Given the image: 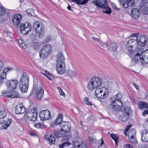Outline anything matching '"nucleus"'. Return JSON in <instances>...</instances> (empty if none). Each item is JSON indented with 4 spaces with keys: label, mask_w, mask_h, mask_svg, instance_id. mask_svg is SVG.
Masks as SVG:
<instances>
[{
    "label": "nucleus",
    "mask_w": 148,
    "mask_h": 148,
    "mask_svg": "<svg viewBox=\"0 0 148 148\" xmlns=\"http://www.w3.org/2000/svg\"><path fill=\"white\" fill-rule=\"evenodd\" d=\"M56 70L58 73L63 74L66 71L64 58L62 53H59L57 56L56 63Z\"/></svg>",
    "instance_id": "1"
},
{
    "label": "nucleus",
    "mask_w": 148,
    "mask_h": 148,
    "mask_svg": "<svg viewBox=\"0 0 148 148\" xmlns=\"http://www.w3.org/2000/svg\"><path fill=\"white\" fill-rule=\"evenodd\" d=\"M44 90L40 86H38V80L36 79H34V84L31 93V95L35 96L38 100H41L42 98Z\"/></svg>",
    "instance_id": "2"
},
{
    "label": "nucleus",
    "mask_w": 148,
    "mask_h": 148,
    "mask_svg": "<svg viewBox=\"0 0 148 148\" xmlns=\"http://www.w3.org/2000/svg\"><path fill=\"white\" fill-rule=\"evenodd\" d=\"M102 83V81L101 78L97 76L93 77L88 83L87 88L89 91L92 90L101 86Z\"/></svg>",
    "instance_id": "3"
},
{
    "label": "nucleus",
    "mask_w": 148,
    "mask_h": 148,
    "mask_svg": "<svg viewBox=\"0 0 148 148\" xmlns=\"http://www.w3.org/2000/svg\"><path fill=\"white\" fill-rule=\"evenodd\" d=\"M29 84L28 75L25 73H24L21 77L19 82V88L22 92H25L27 91Z\"/></svg>",
    "instance_id": "4"
},
{
    "label": "nucleus",
    "mask_w": 148,
    "mask_h": 148,
    "mask_svg": "<svg viewBox=\"0 0 148 148\" xmlns=\"http://www.w3.org/2000/svg\"><path fill=\"white\" fill-rule=\"evenodd\" d=\"M92 3L95 5L102 8L103 12L108 14L111 13V10L108 6L107 0H94L92 1Z\"/></svg>",
    "instance_id": "5"
},
{
    "label": "nucleus",
    "mask_w": 148,
    "mask_h": 148,
    "mask_svg": "<svg viewBox=\"0 0 148 148\" xmlns=\"http://www.w3.org/2000/svg\"><path fill=\"white\" fill-rule=\"evenodd\" d=\"M80 135L79 133H77V135L75 136V138L72 143L73 148H87L85 141H83L82 139L80 137Z\"/></svg>",
    "instance_id": "6"
},
{
    "label": "nucleus",
    "mask_w": 148,
    "mask_h": 148,
    "mask_svg": "<svg viewBox=\"0 0 148 148\" xmlns=\"http://www.w3.org/2000/svg\"><path fill=\"white\" fill-rule=\"evenodd\" d=\"M52 51V47L51 45L49 44L43 46L39 52V56L42 59L46 58Z\"/></svg>",
    "instance_id": "7"
},
{
    "label": "nucleus",
    "mask_w": 148,
    "mask_h": 148,
    "mask_svg": "<svg viewBox=\"0 0 148 148\" xmlns=\"http://www.w3.org/2000/svg\"><path fill=\"white\" fill-rule=\"evenodd\" d=\"M33 28L39 38L43 37L44 34V27L39 22H35L33 24Z\"/></svg>",
    "instance_id": "8"
},
{
    "label": "nucleus",
    "mask_w": 148,
    "mask_h": 148,
    "mask_svg": "<svg viewBox=\"0 0 148 148\" xmlns=\"http://www.w3.org/2000/svg\"><path fill=\"white\" fill-rule=\"evenodd\" d=\"M26 118L28 121H35L36 120L37 116V109L34 107L30 109L25 114Z\"/></svg>",
    "instance_id": "9"
},
{
    "label": "nucleus",
    "mask_w": 148,
    "mask_h": 148,
    "mask_svg": "<svg viewBox=\"0 0 148 148\" xmlns=\"http://www.w3.org/2000/svg\"><path fill=\"white\" fill-rule=\"evenodd\" d=\"M141 50H138L135 55L134 60L136 63H138L140 62L142 64H146L148 63V59L141 56Z\"/></svg>",
    "instance_id": "10"
},
{
    "label": "nucleus",
    "mask_w": 148,
    "mask_h": 148,
    "mask_svg": "<svg viewBox=\"0 0 148 148\" xmlns=\"http://www.w3.org/2000/svg\"><path fill=\"white\" fill-rule=\"evenodd\" d=\"M31 24L29 23L21 24L19 26L20 32L23 34L25 35L31 31Z\"/></svg>",
    "instance_id": "11"
},
{
    "label": "nucleus",
    "mask_w": 148,
    "mask_h": 148,
    "mask_svg": "<svg viewBox=\"0 0 148 148\" xmlns=\"http://www.w3.org/2000/svg\"><path fill=\"white\" fill-rule=\"evenodd\" d=\"M76 73L75 70L72 66L69 67L66 71V77L68 79H72L76 77Z\"/></svg>",
    "instance_id": "12"
},
{
    "label": "nucleus",
    "mask_w": 148,
    "mask_h": 148,
    "mask_svg": "<svg viewBox=\"0 0 148 148\" xmlns=\"http://www.w3.org/2000/svg\"><path fill=\"white\" fill-rule=\"evenodd\" d=\"M39 117L42 121L49 120L51 117L50 112L47 109L42 110L39 113Z\"/></svg>",
    "instance_id": "13"
},
{
    "label": "nucleus",
    "mask_w": 148,
    "mask_h": 148,
    "mask_svg": "<svg viewBox=\"0 0 148 148\" xmlns=\"http://www.w3.org/2000/svg\"><path fill=\"white\" fill-rule=\"evenodd\" d=\"M138 35V33H133L131 35L129 36V38L134 37V39H131L129 40L127 42V43L132 46L133 47H136L138 45V41L137 40V35Z\"/></svg>",
    "instance_id": "14"
},
{
    "label": "nucleus",
    "mask_w": 148,
    "mask_h": 148,
    "mask_svg": "<svg viewBox=\"0 0 148 148\" xmlns=\"http://www.w3.org/2000/svg\"><path fill=\"white\" fill-rule=\"evenodd\" d=\"M122 103L120 99H115L111 103L113 109L116 111H119L122 106Z\"/></svg>",
    "instance_id": "15"
},
{
    "label": "nucleus",
    "mask_w": 148,
    "mask_h": 148,
    "mask_svg": "<svg viewBox=\"0 0 148 148\" xmlns=\"http://www.w3.org/2000/svg\"><path fill=\"white\" fill-rule=\"evenodd\" d=\"M60 126L63 132H68L71 128V124L69 122L62 121L60 123Z\"/></svg>",
    "instance_id": "16"
},
{
    "label": "nucleus",
    "mask_w": 148,
    "mask_h": 148,
    "mask_svg": "<svg viewBox=\"0 0 148 148\" xmlns=\"http://www.w3.org/2000/svg\"><path fill=\"white\" fill-rule=\"evenodd\" d=\"M12 70V68L11 67H6L4 69L3 72L0 75V86L3 83L4 80L5 79L7 72Z\"/></svg>",
    "instance_id": "17"
},
{
    "label": "nucleus",
    "mask_w": 148,
    "mask_h": 148,
    "mask_svg": "<svg viewBox=\"0 0 148 148\" xmlns=\"http://www.w3.org/2000/svg\"><path fill=\"white\" fill-rule=\"evenodd\" d=\"M107 49L111 51H116L117 48L116 43L113 42H107L106 43Z\"/></svg>",
    "instance_id": "18"
},
{
    "label": "nucleus",
    "mask_w": 148,
    "mask_h": 148,
    "mask_svg": "<svg viewBox=\"0 0 148 148\" xmlns=\"http://www.w3.org/2000/svg\"><path fill=\"white\" fill-rule=\"evenodd\" d=\"M18 83V81L16 80L9 81L6 82V84L8 88L12 89H15Z\"/></svg>",
    "instance_id": "19"
},
{
    "label": "nucleus",
    "mask_w": 148,
    "mask_h": 148,
    "mask_svg": "<svg viewBox=\"0 0 148 148\" xmlns=\"http://www.w3.org/2000/svg\"><path fill=\"white\" fill-rule=\"evenodd\" d=\"M138 34H139L138 33ZM137 41H138V45H139L142 46H144L147 41L145 36L144 35H141L139 37L138 35H137Z\"/></svg>",
    "instance_id": "20"
},
{
    "label": "nucleus",
    "mask_w": 148,
    "mask_h": 148,
    "mask_svg": "<svg viewBox=\"0 0 148 148\" xmlns=\"http://www.w3.org/2000/svg\"><path fill=\"white\" fill-rule=\"evenodd\" d=\"M21 16L20 14H17L14 15L12 19L13 24L16 25H18L21 21Z\"/></svg>",
    "instance_id": "21"
},
{
    "label": "nucleus",
    "mask_w": 148,
    "mask_h": 148,
    "mask_svg": "<svg viewBox=\"0 0 148 148\" xmlns=\"http://www.w3.org/2000/svg\"><path fill=\"white\" fill-rule=\"evenodd\" d=\"M141 140L144 142H148V129H145L141 132Z\"/></svg>",
    "instance_id": "22"
},
{
    "label": "nucleus",
    "mask_w": 148,
    "mask_h": 148,
    "mask_svg": "<svg viewBox=\"0 0 148 148\" xmlns=\"http://www.w3.org/2000/svg\"><path fill=\"white\" fill-rule=\"evenodd\" d=\"M25 111V109L23 106L20 104L17 105L16 107L15 112L17 114L24 113Z\"/></svg>",
    "instance_id": "23"
},
{
    "label": "nucleus",
    "mask_w": 148,
    "mask_h": 148,
    "mask_svg": "<svg viewBox=\"0 0 148 148\" xmlns=\"http://www.w3.org/2000/svg\"><path fill=\"white\" fill-rule=\"evenodd\" d=\"M100 97L101 99H104L106 98L108 96V89L105 87H101V91Z\"/></svg>",
    "instance_id": "24"
},
{
    "label": "nucleus",
    "mask_w": 148,
    "mask_h": 148,
    "mask_svg": "<svg viewBox=\"0 0 148 148\" xmlns=\"http://www.w3.org/2000/svg\"><path fill=\"white\" fill-rule=\"evenodd\" d=\"M131 14L136 19H138L140 15V11L136 8H132L131 10Z\"/></svg>",
    "instance_id": "25"
},
{
    "label": "nucleus",
    "mask_w": 148,
    "mask_h": 148,
    "mask_svg": "<svg viewBox=\"0 0 148 148\" xmlns=\"http://www.w3.org/2000/svg\"><path fill=\"white\" fill-rule=\"evenodd\" d=\"M55 136L57 137L61 138L64 136L65 133L63 132L62 130L61 129L60 130H56L54 133Z\"/></svg>",
    "instance_id": "26"
},
{
    "label": "nucleus",
    "mask_w": 148,
    "mask_h": 148,
    "mask_svg": "<svg viewBox=\"0 0 148 148\" xmlns=\"http://www.w3.org/2000/svg\"><path fill=\"white\" fill-rule=\"evenodd\" d=\"M138 106L139 108L140 109L148 108V104L147 103L144 101H140L138 103Z\"/></svg>",
    "instance_id": "27"
},
{
    "label": "nucleus",
    "mask_w": 148,
    "mask_h": 148,
    "mask_svg": "<svg viewBox=\"0 0 148 148\" xmlns=\"http://www.w3.org/2000/svg\"><path fill=\"white\" fill-rule=\"evenodd\" d=\"M45 138L48 140L50 144H53L55 142V138L53 135L49 134L48 138L47 137V135H45Z\"/></svg>",
    "instance_id": "28"
},
{
    "label": "nucleus",
    "mask_w": 148,
    "mask_h": 148,
    "mask_svg": "<svg viewBox=\"0 0 148 148\" xmlns=\"http://www.w3.org/2000/svg\"><path fill=\"white\" fill-rule=\"evenodd\" d=\"M129 115L126 114V113H124L120 118V119L123 122H125L129 118Z\"/></svg>",
    "instance_id": "29"
},
{
    "label": "nucleus",
    "mask_w": 148,
    "mask_h": 148,
    "mask_svg": "<svg viewBox=\"0 0 148 148\" xmlns=\"http://www.w3.org/2000/svg\"><path fill=\"white\" fill-rule=\"evenodd\" d=\"M63 119V116L62 114H59L58 116V117L56 119L55 122V124L56 125H58L59 124H60V123H61V122Z\"/></svg>",
    "instance_id": "30"
},
{
    "label": "nucleus",
    "mask_w": 148,
    "mask_h": 148,
    "mask_svg": "<svg viewBox=\"0 0 148 148\" xmlns=\"http://www.w3.org/2000/svg\"><path fill=\"white\" fill-rule=\"evenodd\" d=\"M101 87L97 88L95 91V96L98 98L100 99V97L101 96Z\"/></svg>",
    "instance_id": "31"
},
{
    "label": "nucleus",
    "mask_w": 148,
    "mask_h": 148,
    "mask_svg": "<svg viewBox=\"0 0 148 148\" xmlns=\"http://www.w3.org/2000/svg\"><path fill=\"white\" fill-rule=\"evenodd\" d=\"M136 132L134 129H130L128 131V137H131L133 136H136Z\"/></svg>",
    "instance_id": "32"
},
{
    "label": "nucleus",
    "mask_w": 148,
    "mask_h": 148,
    "mask_svg": "<svg viewBox=\"0 0 148 148\" xmlns=\"http://www.w3.org/2000/svg\"><path fill=\"white\" fill-rule=\"evenodd\" d=\"M111 137L115 141V145L116 146L118 143V140L119 139V137L116 134H113L111 133L110 134Z\"/></svg>",
    "instance_id": "33"
},
{
    "label": "nucleus",
    "mask_w": 148,
    "mask_h": 148,
    "mask_svg": "<svg viewBox=\"0 0 148 148\" xmlns=\"http://www.w3.org/2000/svg\"><path fill=\"white\" fill-rule=\"evenodd\" d=\"M12 92L11 90H7L3 91L2 92V94L3 96L11 97Z\"/></svg>",
    "instance_id": "34"
},
{
    "label": "nucleus",
    "mask_w": 148,
    "mask_h": 148,
    "mask_svg": "<svg viewBox=\"0 0 148 148\" xmlns=\"http://www.w3.org/2000/svg\"><path fill=\"white\" fill-rule=\"evenodd\" d=\"M120 3V4L122 5L123 8H127L128 6L130 7V5L128 3V2L126 1H124L123 0H122V1L119 2Z\"/></svg>",
    "instance_id": "35"
},
{
    "label": "nucleus",
    "mask_w": 148,
    "mask_h": 148,
    "mask_svg": "<svg viewBox=\"0 0 148 148\" xmlns=\"http://www.w3.org/2000/svg\"><path fill=\"white\" fill-rule=\"evenodd\" d=\"M12 122V120L11 119H8L4 122L5 125L3 126L4 128L6 129L9 127Z\"/></svg>",
    "instance_id": "36"
},
{
    "label": "nucleus",
    "mask_w": 148,
    "mask_h": 148,
    "mask_svg": "<svg viewBox=\"0 0 148 148\" xmlns=\"http://www.w3.org/2000/svg\"><path fill=\"white\" fill-rule=\"evenodd\" d=\"M11 98L18 97H19L20 95L19 93L16 91H14L11 90Z\"/></svg>",
    "instance_id": "37"
},
{
    "label": "nucleus",
    "mask_w": 148,
    "mask_h": 148,
    "mask_svg": "<svg viewBox=\"0 0 148 148\" xmlns=\"http://www.w3.org/2000/svg\"><path fill=\"white\" fill-rule=\"evenodd\" d=\"M124 113H126V114L130 115L131 113V109L130 107H126L123 108Z\"/></svg>",
    "instance_id": "38"
},
{
    "label": "nucleus",
    "mask_w": 148,
    "mask_h": 148,
    "mask_svg": "<svg viewBox=\"0 0 148 148\" xmlns=\"http://www.w3.org/2000/svg\"><path fill=\"white\" fill-rule=\"evenodd\" d=\"M5 13V8L2 5H0V17L3 15Z\"/></svg>",
    "instance_id": "39"
},
{
    "label": "nucleus",
    "mask_w": 148,
    "mask_h": 148,
    "mask_svg": "<svg viewBox=\"0 0 148 148\" xmlns=\"http://www.w3.org/2000/svg\"><path fill=\"white\" fill-rule=\"evenodd\" d=\"M133 47L132 46L127 43L126 45L125 48L129 52H132L133 51Z\"/></svg>",
    "instance_id": "40"
},
{
    "label": "nucleus",
    "mask_w": 148,
    "mask_h": 148,
    "mask_svg": "<svg viewBox=\"0 0 148 148\" xmlns=\"http://www.w3.org/2000/svg\"><path fill=\"white\" fill-rule=\"evenodd\" d=\"M71 144L68 142H66L61 144L59 145V148H64L65 147L68 146L70 145Z\"/></svg>",
    "instance_id": "41"
},
{
    "label": "nucleus",
    "mask_w": 148,
    "mask_h": 148,
    "mask_svg": "<svg viewBox=\"0 0 148 148\" xmlns=\"http://www.w3.org/2000/svg\"><path fill=\"white\" fill-rule=\"evenodd\" d=\"M129 140L132 143L134 144H136L137 143L136 136H133L131 137H128Z\"/></svg>",
    "instance_id": "42"
},
{
    "label": "nucleus",
    "mask_w": 148,
    "mask_h": 148,
    "mask_svg": "<svg viewBox=\"0 0 148 148\" xmlns=\"http://www.w3.org/2000/svg\"><path fill=\"white\" fill-rule=\"evenodd\" d=\"M6 113L5 111L0 110V118L1 119H3L6 116Z\"/></svg>",
    "instance_id": "43"
},
{
    "label": "nucleus",
    "mask_w": 148,
    "mask_h": 148,
    "mask_svg": "<svg viewBox=\"0 0 148 148\" xmlns=\"http://www.w3.org/2000/svg\"><path fill=\"white\" fill-rule=\"evenodd\" d=\"M130 6L133 7L135 5V0H127Z\"/></svg>",
    "instance_id": "44"
},
{
    "label": "nucleus",
    "mask_w": 148,
    "mask_h": 148,
    "mask_svg": "<svg viewBox=\"0 0 148 148\" xmlns=\"http://www.w3.org/2000/svg\"><path fill=\"white\" fill-rule=\"evenodd\" d=\"M84 102L86 104L88 105H92L91 103L89 101L88 98L87 97L85 98L84 99Z\"/></svg>",
    "instance_id": "45"
},
{
    "label": "nucleus",
    "mask_w": 148,
    "mask_h": 148,
    "mask_svg": "<svg viewBox=\"0 0 148 148\" xmlns=\"http://www.w3.org/2000/svg\"><path fill=\"white\" fill-rule=\"evenodd\" d=\"M58 89L59 90L60 95L65 97V94L64 93L62 89L60 87H58Z\"/></svg>",
    "instance_id": "46"
},
{
    "label": "nucleus",
    "mask_w": 148,
    "mask_h": 148,
    "mask_svg": "<svg viewBox=\"0 0 148 148\" xmlns=\"http://www.w3.org/2000/svg\"><path fill=\"white\" fill-rule=\"evenodd\" d=\"M33 47L36 50L38 49L39 48V44L38 42H35L33 45Z\"/></svg>",
    "instance_id": "47"
},
{
    "label": "nucleus",
    "mask_w": 148,
    "mask_h": 148,
    "mask_svg": "<svg viewBox=\"0 0 148 148\" xmlns=\"http://www.w3.org/2000/svg\"><path fill=\"white\" fill-rule=\"evenodd\" d=\"M3 33L4 35L7 37L10 35V34H11L10 32L7 30H4L3 31Z\"/></svg>",
    "instance_id": "48"
},
{
    "label": "nucleus",
    "mask_w": 148,
    "mask_h": 148,
    "mask_svg": "<svg viewBox=\"0 0 148 148\" xmlns=\"http://www.w3.org/2000/svg\"><path fill=\"white\" fill-rule=\"evenodd\" d=\"M88 138L89 142L90 144H92L93 143V142H95V141H97V140L95 139H93V137L91 136H89Z\"/></svg>",
    "instance_id": "49"
},
{
    "label": "nucleus",
    "mask_w": 148,
    "mask_h": 148,
    "mask_svg": "<svg viewBox=\"0 0 148 148\" xmlns=\"http://www.w3.org/2000/svg\"><path fill=\"white\" fill-rule=\"evenodd\" d=\"M143 12L145 14L148 15V7L144 8L143 9Z\"/></svg>",
    "instance_id": "50"
},
{
    "label": "nucleus",
    "mask_w": 148,
    "mask_h": 148,
    "mask_svg": "<svg viewBox=\"0 0 148 148\" xmlns=\"http://www.w3.org/2000/svg\"><path fill=\"white\" fill-rule=\"evenodd\" d=\"M4 67L3 62L2 60H0V71H1Z\"/></svg>",
    "instance_id": "51"
},
{
    "label": "nucleus",
    "mask_w": 148,
    "mask_h": 148,
    "mask_svg": "<svg viewBox=\"0 0 148 148\" xmlns=\"http://www.w3.org/2000/svg\"><path fill=\"white\" fill-rule=\"evenodd\" d=\"M92 39L95 42H98L100 41L99 39L95 38V37H92Z\"/></svg>",
    "instance_id": "52"
},
{
    "label": "nucleus",
    "mask_w": 148,
    "mask_h": 148,
    "mask_svg": "<svg viewBox=\"0 0 148 148\" xmlns=\"http://www.w3.org/2000/svg\"><path fill=\"white\" fill-rule=\"evenodd\" d=\"M72 1L77 4L81 5V0H72Z\"/></svg>",
    "instance_id": "53"
},
{
    "label": "nucleus",
    "mask_w": 148,
    "mask_h": 148,
    "mask_svg": "<svg viewBox=\"0 0 148 148\" xmlns=\"http://www.w3.org/2000/svg\"><path fill=\"white\" fill-rule=\"evenodd\" d=\"M123 148H133V147L131 145L129 144H127L124 146Z\"/></svg>",
    "instance_id": "54"
},
{
    "label": "nucleus",
    "mask_w": 148,
    "mask_h": 148,
    "mask_svg": "<svg viewBox=\"0 0 148 148\" xmlns=\"http://www.w3.org/2000/svg\"><path fill=\"white\" fill-rule=\"evenodd\" d=\"M114 96L115 97L116 99H120L121 97V95L120 94H118L117 95H115Z\"/></svg>",
    "instance_id": "55"
},
{
    "label": "nucleus",
    "mask_w": 148,
    "mask_h": 148,
    "mask_svg": "<svg viewBox=\"0 0 148 148\" xmlns=\"http://www.w3.org/2000/svg\"><path fill=\"white\" fill-rule=\"evenodd\" d=\"M89 0H83L82 1L81 5H85Z\"/></svg>",
    "instance_id": "56"
},
{
    "label": "nucleus",
    "mask_w": 148,
    "mask_h": 148,
    "mask_svg": "<svg viewBox=\"0 0 148 148\" xmlns=\"http://www.w3.org/2000/svg\"><path fill=\"white\" fill-rule=\"evenodd\" d=\"M34 126L37 128H40V124L39 123L34 124Z\"/></svg>",
    "instance_id": "57"
},
{
    "label": "nucleus",
    "mask_w": 148,
    "mask_h": 148,
    "mask_svg": "<svg viewBox=\"0 0 148 148\" xmlns=\"http://www.w3.org/2000/svg\"><path fill=\"white\" fill-rule=\"evenodd\" d=\"M147 114H148V110H147L143 112V114L144 116H145Z\"/></svg>",
    "instance_id": "58"
},
{
    "label": "nucleus",
    "mask_w": 148,
    "mask_h": 148,
    "mask_svg": "<svg viewBox=\"0 0 148 148\" xmlns=\"http://www.w3.org/2000/svg\"><path fill=\"white\" fill-rule=\"evenodd\" d=\"M20 45L23 49H25L26 47V46L23 43H22V44H21Z\"/></svg>",
    "instance_id": "59"
},
{
    "label": "nucleus",
    "mask_w": 148,
    "mask_h": 148,
    "mask_svg": "<svg viewBox=\"0 0 148 148\" xmlns=\"http://www.w3.org/2000/svg\"><path fill=\"white\" fill-rule=\"evenodd\" d=\"M51 39V36H49L47 37L46 39V42H47Z\"/></svg>",
    "instance_id": "60"
},
{
    "label": "nucleus",
    "mask_w": 148,
    "mask_h": 148,
    "mask_svg": "<svg viewBox=\"0 0 148 148\" xmlns=\"http://www.w3.org/2000/svg\"><path fill=\"white\" fill-rule=\"evenodd\" d=\"M132 85L133 86H134L135 88L137 89V90L139 89V88L138 85H137L135 83H133L132 84Z\"/></svg>",
    "instance_id": "61"
},
{
    "label": "nucleus",
    "mask_w": 148,
    "mask_h": 148,
    "mask_svg": "<svg viewBox=\"0 0 148 148\" xmlns=\"http://www.w3.org/2000/svg\"><path fill=\"white\" fill-rule=\"evenodd\" d=\"M42 73H46V74H48L50 76V74L46 70H43Z\"/></svg>",
    "instance_id": "62"
},
{
    "label": "nucleus",
    "mask_w": 148,
    "mask_h": 148,
    "mask_svg": "<svg viewBox=\"0 0 148 148\" xmlns=\"http://www.w3.org/2000/svg\"><path fill=\"white\" fill-rule=\"evenodd\" d=\"M131 127V126L128 125L127 126L125 129V131H128L129 129Z\"/></svg>",
    "instance_id": "63"
},
{
    "label": "nucleus",
    "mask_w": 148,
    "mask_h": 148,
    "mask_svg": "<svg viewBox=\"0 0 148 148\" xmlns=\"http://www.w3.org/2000/svg\"><path fill=\"white\" fill-rule=\"evenodd\" d=\"M30 134L32 136H35L36 135V134L33 132H30Z\"/></svg>",
    "instance_id": "64"
}]
</instances>
